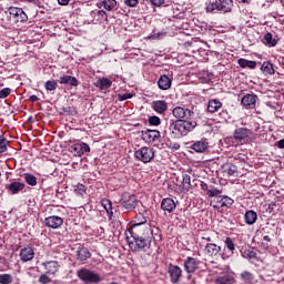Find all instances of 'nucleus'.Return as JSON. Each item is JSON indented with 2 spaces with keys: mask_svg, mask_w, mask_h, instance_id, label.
I'll list each match as a JSON object with an SVG mask.
<instances>
[{
  "mask_svg": "<svg viewBox=\"0 0 284 284\" xmlns=\"http://www.w3.org/2000/svg\"><path fill=\"white\" fill-rule=\"evenodd\" d=\"M172 114L176 121L170 124L169 130L175 136H187L199 125L196 113L185 105L173 108Z\"/></svg>",
  "mask_w": 284,
  "mask_h": 284,
  "instance_id": "1",
  "label": "nucleus"
},
{
  "mask_svg": "<svg viewBox=\"0 0 284 284\" xmlns=\"http://www.w3.org/2000/svg\"><path fill=\"white\" fill-rule=\"evenodd\" d=\"M131 236H126L129 247L133 252H139L141 250L150 248L152 245L153 233L152 229H133L129 231Z\"/></svg>",
  "mask_w": 284,
  "mask_h": 284,
  "instance_id": "2",
  "label": "nucleus"
},
{
  "mask_svg": "<svg viewBox=\"0 0 284 284\" xmlns=\"http://www.w3.org/2000/svg\"><path fill=\"white\" fill-rule=\"evenodd\" d=\"M120 203L124 210L128 212H134L136 210V205H139V201L136 200V195L130 193V192H124L122 193Z\"/></svg>",
  "mask_w": 284,
  "mask_h": 284,
  "instance_id": "3",
  "label": "nucleus"
},
{
  "mask_svg": "<svg viewBox=\"0 0 284 284\" xmlns=\"http://www.w3.org/2000/svg\"><path fill=\"white\" fill-rule=\"evenodd\" d=\"M9 19L13 21V23H26L28 21V14L23 9L18 7H10L9 10Z\"/></svg>",
  "mask_w": 284,
  "mask_h": 284,
  "instance_id": "4",
  "label": "nucleus"
},
{
  "mask_svg": "<svg viewBox=\"0 0 284 284\" xmlns=\"http://www.w3.org/2000/svg\"><path fill=\"white\" fill-rule=\"evenodd\" d=\"M134 156L138 161H141L142 163H150V161L154 159V149L142 146L134 152Z\"/></svg>",
  "mask_w": 284,
  "mask_h": 284,
  "instance_id": "5",
  "label": "nucleus"
},
{
  "mask_svg": "<svg viewBox=\"0 0 284 284\" xmlns=\"http://www.w3.org/2000/svg\"><path fill=\"white\" fill-rule=\"evenodd\" d=\"M78 277L85 283H101V276L88 268L78 271Z\"/></svg>",
  "mask_w": 284,
  "mask_h": 284,
  "instance_id": "6",
  "label": "nucleus"
},
{
  "mask_svg": "<svg viewBox=\"0 0 284 284\" xmlns=\"http://www.w3.org/2000/svg\"><path fill=\"white\" fill-rule=\"evenodd\" d=\"M134 229L138 230H151L150 225H148V219L143 213H138L134 222L130 225L129 232H134Z\"/></svg>",
  "mask_w": 284,
  "mask_h": 284,
  "instance_id": "7",
  "label": "nucleus"
},
{
  "mask_svg": "<svg viewBox=\"0 0 284 284\" xmlns=\"http://www.w3.org/2000/svg\"><path fill=\"white\" fill-rule=\"evenodd\" d=\"M199 263H200L199 260L190 256L184 260V270L189 274L187 275L189 281L190 278H192L191 274H194V272L199 270Z\"/></svg>",
  "mask_w": 284,
  "mask_h": 284,
  "instance_id": "8",
  "label": "nucleus"
},
{
  "mask_svg": "<svg viewBox=\"0 0 284 284\" xmlns=\"http://www.w3.org/2000/svg\"><path fill=\"white\" fill-rule=\"evenodd\" d=\"M189 148L193 150V152H196V154H205V151L210 149V142H207V139H201L192 142Z\"/></svg>",
  "mask_w": 284,
  "mask_h": 284,
  "instance_id": "9",
  "label": "nucleus"
},
{
  "mask_svg": "<svg viewBox=\"0 0 284 284\" xmlns=\"http://www.w3.org/2000/svg\"><path fill=\"white\" fill-rule=\"evenodd\" d=\"M90 19L91 23H103V21H108V12L101 9H95L90 12Z\"/></svg>",
  "mask_w": 284,
  "mask_h": 284,
  "instance_id": "10",
  "label": "nucleus"
},
{
  "mask_svg": "<svg viewBox=\"0 0 284 284\" xmlns=\"http://www.w3.org/2000/svg\"><path fill=\"white\" fill-rule=\"evenodd\" d=\"M236 278L234 277V272L230 271V266H226V273L220 275L215 278V284H234Z\"/></svg>",
  "mask_w": 284,
  "mask_h": 284,
  "instance_id": "11",
  "label": "nucleus"
},
{
  "mask_svg": "<svg viewBox=\"0 0 284 284\" xmlns=\"http://www.w3.org/2000/svg\"><path fill=\"white\" fill-rule=\"evenodd\" d=\"M224 247L227 250V252L222 253L223 261H227V258H231V256H234V250H236V244L234 243V240L232 237H226L224 241Z\"/></svg>",
  "mask_w": 284,
  "mask_h": 284,
  "instance_id": "12",
  "label": "nucleus"
},
{
  "mask_svg": "<svg viewBox=\"0 0 284 284\" xmlns=\"http://www.w3.org/2000/svg\"><path fill=\"white\" fill-rule=\"evenodd\" d=\"M142 139L145 143H154L161 139V132L159 130H146L142 131Z\"/></svg>",
  "mask_w": 284,
  "mask_h": 284,
  "instance_id": "13",
  "label": "nucleus"
},
{
  "mask_svg": "<svg viewBox=\"0 0 284 284\" xmlns=\"http://www.w3.org/2000/svg\"><path fill=\"white\" fill-rule=\"evenodd\" d=\"M169 274H170L171 283L176 284L181 280L183 270H181V267L178 265L169 264Z\"/></svg>",
  "mask_w": 284,
  "mask_h": 284,
  "instance_id": "14",
  "label": "nucleus"
},
{
  "mask_svg": "<svg viewBox=\"0 0 284 284\" xmlns=\"http://www.w3.org/2000/svg\"><path fill=\"white\" fill-rule=\"evenodd\" d=\"M256 101H258L256 94L247 93L242 98V105L246 108V110H254V108H256Z\"/></svg>",
  "mask_w": 284,
  "mask_h": 284,
  "instance_id": "15",
  "label": "nucleus"
},
{
  "mask_svg": "<svg viewBox=\"0 0 284 284\" xmlns=\"http://www.w3.org/2000/svg\"><path fill=\"white\" fill-rule=\"evenodd\" d=\"M250 136H252V130L247 129V128H239L234 131V139L235 141H247V139H250Z\"/></svg>",
  "mask_w": 284,
  "mask_h": 284,
  "instance_id": "16",
  "label": "nucleus"
},
{
  "mask_svg": "<svg viewBox=\"0 0 284 284\" xmlns=\"http://www.w3.org/2000/svg\"><path fill=\"white\" fill-rule=\"evenodd\" d=\"M19 256L23 263H28V261L34 258V248H32V246L23 247L20 250Z\"/></svg>",
  "mask_w": 284,
  "mask_h": 284,
  "instance_id": "17",
  "label": "nucleus"
},
{
  "mask_svg": "<svg viewBox=\"0 0 284 284\" xmlns=\"http://www.w3.org/2000/svg\"><path fill=\"white\" fill-rule=\"evenodd\" d=\"M151 108L156 112V114H165V112H168V103L165 100L153 101Z\"/></svg>",
  "mask_w": 284,
  "mask_h": 284,
  "instance_id": "18",
  "label": "nucleus"
},
{
  "mask_svg": "<svg viewBox=\"0 0 284 284\" xmlns=\"http://www.w3.org/2000/svg\"><path fill=\"white\" fill-rule=\"evenodd\" d=\"M47 227H51L52 230H58L63 225V219L59 216H49L44 220Z\"/></svg>",
  "mask_w": 284,
  "mask_h": 284,
  "instance_id": "19",
  "label": "nucleus"
},
{
  "mask_svg": "<svg viewBox=\"0 0 284 284\" xmlns=\"http://www.w3.org/2000/svg\"><path fill=\"white\" fill-rule=\"evenodd\" d=\"M161 209L163 212H169V214H172V212L176 210V202H174L171 197H165L161 202Z\"/></svg>",
  "mask_w": 284,
  "mask_h": 284,
  "instance_id": "20",
  "label": "nucleus"
},
{
  "mask_svg": "<svg viewBox=\"0 0 284 284\" xmlns=\"http://www.w3.org/2000/svg\"><path fill=\"white\" fill-rule=\"evenodd\" d=\"M73 156H83L85 152H90V145L80 142L73 144Z\"/></svg>",
  "mask_w": 284,
  "mask_h": 284,
  "instance_id": "21",
  "label": "nucleus"
},
{
  "mask_svg": "<svg viewBox=\"0 0 284 284\" xmlns=\"http://www.w3.org/2000/svg\"><path fill=\"white\" fill-rule=\"evenodd\" d=\"M7 190L9 194H19L26 190V183L13 181L7 186Z\"/></svg>",
  "mask_w": 284,
  "mask_h": 284,
  "instance_id": "22",
  "label": "nucleus"
},
{
  "mask_svg": "<svg viewBox=\"0 0 284 284\" xmlns=\"http://www.w3.org/2000/svg\"><path fill=\"white\" fill-rule=\"evenodd\" d=\"M261 72H263L265 77H273V74H276V67L270 61H264L261 65Z\"/></svg>",
  "mask_w": 284,
  "mask_h": 284,
  "instance_id": "23",
  "label": "nucleus"
},
{
  "mask_svg": "<svg viewBox=\"0 0 284 284\" xmlns=\"http://www.w3.org/2000/svg\"><path fill=\"white\" fill-rule=\"evenodd\" d=\"M222 172L226 174V176H237L239 168L233 163H225L222 165Z\"/></svg>",
  "mask_w": 284,
  "mask_h": 284,
  "instance_id": "24",
  "label": "nucleus"
},
{
  "mask_svg": "<svg viewBox=\"0 0 284 284\" xmlns=\"http://www.w3.org/2000/svg\"><path fill=\"white\" fill-rule=\"evenodd\" d=\"M158 88L161 90H170L172 88V79L166 74H163L158 80Z\"/></svg>",
  "mask_w": 284,
  "mask_h": 284,
  "instance_id": "25",
  "label": "nucleus"
},
{
  "mask_svg": "<svg viewBox=\"0 0 284 284\" xmlns=\"http://www.w3.org/2000/svg\"><path fill=\"white\" fill-rule=\"evenodd\" d=\"M205 252L209 256H219L221 254V246L216 245L215 243H207L205 245Z\"/></svg>",
  "mask_w": 284,
  "mask_h": 284,
  "instance_id": "26",
  "label": "nucleus"
},
{
  "mask_svg": "<svg viewBox=\"0 0 284 284\" xmlns=\"http://www.w3.org/2000/svg\"><path fill=\"white\" fill-rule=\"evenodd\" d=\"M47 274H57L59 272V262L57 261H49L42 263Z\"/></svg>",
  "mask_w": 284,
  "mask_h": 284,
  "instance_id": "27",
  "label": "nucleus"
},
{
  "mask_svg": "<svg viewBox=\"0 0 284 284\" xmlns=\"http://www.w3.org/2000/svg\"><path fill=\"white\" fill-rule=\"evenodd\" d=\"M90 256H92V253H90V250H88L87 247L78 248L77 258H78V261H81V263H85V261H88V258H90Z\"/></svg>",
  "mask_w": 284,
  "mask_h": 284,
  "instance_id": "28",
  "label": "nucleus"
},
{
  "mask_svg": "<svg viewBox=\"0 0 284 284\" xmlns=\"http://www.w3.org/2000/svg\"><path fill=\"white\" fill-rule=\"evenodd\" d=\"M98 8H104L108 12H112L116 8V0H102L98 2Z\"/></svg>",
  "mask_w": 284,
  "mask_h": 284,
  "instance_id": "29",
  "label": "nucleus"
},
{
  "mask_svg": "<svg viewBox=\"0 0 284 284\" xmlns=\"http://www.w3.org/2000/svg\"><path fill=\"white\" fill-rule=\"evenodd\" d=\"M220 12H232V8H234V1L232 0H220Z\"/></svg>",
  "mask_w": 284,
  "mask_h": 284,
  "instance_id": "30",
  "label": "nucleus"
},
{
  "mask_svg": "<svg viewBox=\"0 0 284 284\" xmlns=\"http://www.w3.org/2000/svg\"><path fill=\"white\" fill-rule=\"evenodd\" d=\"M244 219L246 225H254V223H256L258 219V214H256V212H254L253 210L246 211Z\"/></svg>",
  "mask_w": 284,
  "mask_h": 284,
  "instance_id": "31",
  "label": "nucleus"
},
{
  "mask_svg": "<svg viewBox=\"0 0 284 284\" xmlns=\"http://www.w3.org/2000/svg\"><path fill=\"white\" fill-rule=\"evenodd\" d=\"M223 108V103L219 100H210L207 105V112L214 114V112H219Z\"/></svg>",
  "mask_w": 284,
  "mask_h": 284,
  "instance_id": "32",
  "label": "nucleus"
},
{
  "mask_svg": "<svg viewBox=\"0 0 284 284\" xmlns=\"http://www.w3.org/2000/svg\"><path fill=\"white\" fill-rule=\"evenodd\" d=\"M95 85L100 90H110V88H112V80L108 78H101L97 81Z\"/></svg>",
  "mask_w": 284,
  "mask_h": 284,
  "instance_id": "33",
  "label": "nucleus"
},
{
  "mask_svg": "<svg viewBox=\"0 0 284 284\" xmlns=\"http://www.w3.org/2000/svg\"><path fill=\"white\" fill-rule=\"evenodd\" d=\"M237 64L240 65V68H248L250 70H255L256 69V61L246 60V59H243V58H240L237 60Z\"/></svg>",
  "mask_w": 284,
  "mask_h": 284,
  "instance_id": "34",
  "label": "nucleus"
},
{
  "mask_svg": "<svg viewBox=\"0 0 284 284\" xmlns=\"http://www.w3.org/2000/svg\"><path fill=\"white\" fill-rule=\"evenodd\" d=\"M263 43H265L267 48H275L278 41L274 39V36H272L271 32H267L266 34H264Z\"/></svg>",
  "mask_w": 284,
  "mask_h": 284,
  "instance_id": "35",
  "label": "nucleus"
},
{
  "mask_svg": "<svg viewBox=\"0 0 284 284\" xmlns=\"http://www.w3.org/2000/svg\"><path fill=\"white\" fill-rule=\"evenodd\" d=\"M220 0H210L206 6V12H220Z\"/></svg>",
  "mask_w": 284,
  "mask_h": 284,
  "instance_id": "36",
  "label": "nucleus"
},
{
  "mask_svg": "<svg viewBox=\"0 0 284 284\" xmlns=\"http://www.w3.org/2000/svg\"><path fill=\"white\" fill-rule=\"evenodd\" d=\"M217 202L221 204V207H232L234 205V200L230 196H221Z\"/></svg>",
  "mask_w": 284,
  "mask_h": 284,
  "instance_id": "37",
  "label": "nucleus"
},
{
  "mask_svg": "<svg viewBox=\"0 0 284 284\" xmlns=\"http://www.w3.org/2000/svg\"><path fill=\"white\" fill-rule=\"evenodd\" d=\"M102 206L104 207L109 217L112 219V214H114V212L112 211V201H110L109 199L102 200Z\"/></svg>",
  "mask_w": 284,
  "mask_h": 284,
  "instance_id": "38",
  "label": "nucleus"
},
{
  "mask_svg": "<svg viewBox=\"0 0 284 284\" xmlns=\"http://www.w3.org/2000/svg\"><path fill=\"white\" fill-rule=\"evenodd\" d=\"M23 179L28 185H31L32 187L37 185V176H34L32 173H24Z\"/></svg>",
  "mask_w": 284,
  "mask_h": 284,
  "instance_id": "39",
  "label": "nucleus"
},
{
  "mask_svg": "<svg viewBox=\"0 0 284 284\" xmlns=\"http://www.w3.org/2000/svg\"><path fill=\"white\" fill-rule=\"evenodd\" d=\"M182 187L183 190H190V187H192V178L189 174H183Z\"/></svg>",
  "mask_w": 284,
  "mask_h": 284,
  "instance_id": "40",
  "label": "nucleus"
},
{
  "mask_svg": "<svg viewBox=\"0 0 284 284\" xmlns=\"http://www.w3.org/2000/svg\"><path fill=\"white\" fill-rule=\"evenodd\" d=\"M241 278L244 283H252L254 281V275L247 271L241 273Z\"/></svg>",
  "mask_w": 284,
  "mask_h": 284,
  "instance_id": "41",
  "label": "nucleus"
},
{
  "mask_svg": "<svg viewBox=\"0 0 284 284\" xmlns=\"http://www.w3.org/2000/svg\"><path fill=\"white\" fill-rule=\"evenodd\" d=\"M14 281L10 274H0V284H11Z\"/></svg>",
  "mask_w": 284,
  "mask_h": 284,
  "instance_id": "42",
  "label": "nucleus"
},
{
  "mask_svg": "<svg viewBox=\"0 0 284 284\" xmlns=\"http://www.w3.org/2000/svg\"><path fill=\"white\" fill-rule=\"evenodd\" d=\"M8 151V140L3 135H0V154Z\"/></svg>",
  "mask_w": 284,
  "mask_h": 284,
  "instance_id": "43",
  "label": "nucleus"
},
{
  "mask_svg": "<svg viewBox=\"0 0 284 284\" xmlns=\"http://www.w3.org/2000/svg\"><path fill=\"white\" fill-rule=\"evenodd\" d=\"M73 192L78 194V196H83V194H85V185L83 184L75 185Z\"/></svg>",
  "mask_w": 284,
  "mask_h": 284,
  "instance_id": "44",
  "label": "nucleus"
},
{
  "mask_svg": "<svg viewBox=\"0 0 284 284\" xmlns=\"http://www.w3.org/2000/svg\"><path fill=\"white\" fill-rule=\"evenodd\" d=\"M44 88H45V90H49V92L57 90V81H54V80L47 81Z\"/></svg>",
  "mask_w": 284,
  "mask_h": 284,
  "instance_id": "45",
  "label": "nucleus"
},
{
  "mask_svg": "<svg viewBox=\"0 0 284 284\" xmlns=\"http://www.w3.org/2000/svg\"><path fill=\"white\" fill-rule=\"evenodd\" d=\"M160 123H161V118H159L156 115H152L149 118L150 125L159 126Z\"/></svg>",
  "mask_w": 284,
  "mask_h": 284,
  "instance_id": "46",
  "label": "nucleus"
},
{
  "mask_svg": "<svg viewBox=\"0 0 284 284\" xmlns=\"http://www.w3.org/2000/svg\"><path fill=\"white\" fill-rule=\"evenodd\" d=\"M12 90L10 88H4L0 90V99H8Z\"/></svg>",
  "mask_w": 284,
  "mask_h": 284,
  "instance_id": "47",
  "label": "nucleus"
},
{
  "mask_svg": "<svg viewBox=\"0 0 284 284\" xmlns=\"http://www.w3.org/2000/svg\"><path fill=\"white\" fill-rule=\"evenodd\" d=\"M39 283H41V284H48V283H52V278H50L48 275H45V274H42V275H40V277H39Z\"/></svg>",
  "mask_w": 284,
  "mask_h": 284,
  "instance_id": "48",
  "label": "nucleus"
},
{
  "mask_svg": "<svg viewBox=\"0 0 284 284\" xmlns=\"http://www.w3.org/2000/svg\"><path fill=\"white\" fill-rule=\"evenodd\" d=\"M60 83L72 85V77L70 75L60 77Z\"/></svg>",
  "mask_w": 284,
  "mask_h": 284,
  "instance_id": "49",
  "label": "nucleus"
},
{
  "mask_svg": "<svg viewBox=\"0 0 284 284\" xmlns=\"http://www.w3.org/2000/svg\"><path fill=\"white\" fill-rule=\"evenodd\" d=\"M207 194L211 197L219 196V194H221V191L216 187H211V189H207Z\"/></svg>",
  "mask_w": 284,
  "mask_h": 284,
  "instance_id": "50",
  "label": "nucleus"
},
{
  "mask_svg": "<svg viewBox=\"0 0 284 284\" xmlns=\"http://www.w3.org/2000/svg\"><path fill=\"white\" fill-rule=\"evenodd\" d=\"M164 37H168V32L165 31H159L156 33H153L151 36V39H164Z\"/></svg>",
  "mask_w": 284,
  "mask_h": 284,
  "instance_id": "51",
  "label": "nucleus"
},
{
  "mask_svg": "<svg viewBox=\"0 0 284 284\" xmlns=\"http://www.w3.org/2000/svg\"><path fill=\"white\" fill-rule=\"evenodd\" d=\"M124 4H126L128 8H136L139 0H124Z\"/></svg>",
  "mask_w": 284,
  "mask_h": 284,
  "instance_id": "52",
  "label": "nucleus"
},
{
  "mask_svg": "<svg viewBox=\"0 0 284 284\" xmlns=\"http://www.w3.org/2000/svg\"><path fill=\"white\" fill-rule=\"evenodd\" d=\"M212 73L204 71L203 72V83H210V81H212Z\"/></svg>",
  "mask_w": 284,
  "mask_h": 284,
  "instance_id": "53",
  "label": "nucleus"
},
{
  "mask_svg": "<svg viewBox=\"0 0 284 284\" xmlns=\"http://www.w3.org/2000/svg\"><path fill=\"white\" fill-rule=\"evenodd\" d=\"M128 99H132V93H124L119 95V101H128Z\"/></svg>",
  "mask_w": 284,
  "mask_h": 284,
  "instance_id": "54",
  "label": "nucleus"
},
{
  "mask_svg": "<svg viewBox=\"0 0 284 284\" xmlns=\"http://www.w3.org/2000/svg\"><path fill=\"white\" fill-rule=\"evenodd\" d=\"M152 6H155L156 8H161L163 3H165V0H151Z\"/></svg>",
  "mask_w": 284,
  "mask_h": 284,
  "instance_id": "55",
  "label": "nucleus"
},
{
  "mask_svg": "<svg viewBox=\"0 0 284 284\" xmlns=\"http://www.w3.org/2000/svg\"><path fill=\"white\" fill-rule=\"evenodd\" d=\"M70 112H72V108L70 106L63 108V114H65L67 116H70Z\"/></svg>",
  "mask_w": 284,
  "mask_h": 284,
  "instance_id": "56",
  "label": "nucleus"
},
{
  "mask_svg": "<svg viewBox=\"0 0 284 284\" xmlns=\"http://www.w3.org/2000/svg\"><path fill=\"white\" fill-rule=\"evenodd\" d=\"M277 148H280V150H284V139L277 141Z\"/></svg>",
  "mask_w": 284,
  "mask_h": 284,
  "instance_id": "57",
  "label": "nucleus"
},
{
  "mask_svg": "<svg viewBox=\"0 0 284 284\" xmlns=\"http://www.w3.org/2000/svg\"><path fill=\"white\" fill-rule=\"evenodd\" d=\"M29 101H31L32 103H37V101H39V97L30 95Z\"/></svg>",
  "mask_w": 284,
  "mask_h": 284,
  "instance_id": "58",
  "label": "nucleus"
},
{
  "mask_svg": "<svg viewBox=\"0 0 284 284\" xmlns=\"http://www.w3.org/2000/svg\"><path fill=\"white\" fill-rule=\"evenodd\" d=\"M58 2L60 3V6H68V3H70V0H58Z\"/></svg>",
  "mask_w": 284,
  "mask_h": 284,
  "instance_id": "59",
  "label": "nucleus"
},
{
  "mask_svg": "<svg viewBox=\"0 0 284 284\" xmlns=\"http://www.w3.org/2000/svg\"><path fill=\"white\" fill-rule=\"evenodd\" d=\"M263 241H266V243H270V241H272V239L270 237V235H264Z\"/></svg>",
  "mask_w": 284,
  "mask_h": 284,
  "instance_id": "60",
  "label": "nucleus"
},
{
  "mask_svg": "<svg viewBox=\"0 0 284 284\" xmlns=\"http://www.w3.org/2000/svg\"><path fill=\"white\" fill-rule=\"evenodd\" d=\"M239 3H251L252 0H236Z\"/></svg>",
  "mask_w": 284,
  "mask_h": 284,
  "instance_id": "61",
  "label": "nucleus"
},
{
  "mask_svg": "<svg viewBox=\"0 0 284 284\" xmlns=\"http://www.w3.org/2000/svg\"><path fill=\"white\" fill-rule=\"evenodd\" d=\"M204 241H207V243H212V237L210 236H205V237H202Z\"/></svg>",
  "mask_w": 284,
  "mask_h": 284,
  "instance_id": "62",
  "label": "nucleus"
},
{
  "mask_svg": "<svg viewBox=\"0 0 284 284\" xmlns=\"http://www.w3.org/2000/svg\"><path fill=\"white\" fill-rule=\"evenodd\" d=\"M79 83H78V81H77V78H72V85L74 87V85H78Z\"/></svg>",
  "mask_w": 284,
  "mask_h": 284,
  "instance_id": "63",
  "label": "nucleus"
},
{
  "mask_svg": "<svg viewBox=\"0 0 284 284\" xmlns=\"http://www.w3.org/2000/svg\"><path fill=\"white\" fill-rule=\"evenodd\" d=\"M21 1H27L28 3H37V0H21Z\"/></svg>",
  "mask_w": 284,
  "mask_h": 284,
  "instance_id": "64",
  "label": "nucleus"
}]
</instances>
